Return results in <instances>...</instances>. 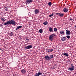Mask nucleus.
<instances>
[{"label":"nucleus","mask_w":76,"mask_h":76,"mask_svg":"<svg viewBox=\"0 0 76 76\" xmlns=\"http://www.w3.org/2000/svg\"><path fill=\"white\" fill-rule=\"evenodd\" d=\"M11 24H12V25H16V22H15V20H11L10 21H8L4 23L3 25H2L1 24H0V27L3 26V25H11Z\"/></svg>","instance_id":"f257e3e1"},{"label":"nucleus","mask_w":76,"mask_h":76,"mask_svg":"<svg viewBox=\"0 0 76 76\" xmlns=\"http://www.w3.org/2000/svg\"><path fill=\"white\" fill-rule=\"evenodd\" d=\"M32 0H27L26 1L25 3L26 4H30L32 3Z\"/></svg>","instance_id":"f03ea898"},{"label":"nucleus","mask_w":76,"mask_h":76,"mask_svg":"<svg viewBox=\"0 0 76 76\" xmlns=\"http://www.w3.org/2000/svg\"><path fill=\"white\" fill-rule=\"evenodd\" d=\"M45 59L46 60H47V61H49V60H50V56H48V55H47L45 57Z\"/></svg>","instance_id":"7ed1b4c3"},{"label":"nucleus","mask_w":76,"mask_h":76,"mask_svg":"<svg viewBox=\"0 0 76 76\" xmlns=\"http://www.w3.org/2000/svg\"><path fill=\"white\" fill-rule=\"evenodd\" d=\"M53 50L52 49H47L46 50V52L47 53H50V52H52V51H53Z\"/></svg>","instance_id":"20e7f679"},{"label":"nucleus","mask_w":76,"mask_h":76,"mask_svg":"<svg viewBox=\"0 0 76 76\" xmlns=\"http://www.w3.org/2000/svg\"><path fill=\"white\" fill-rule=\"evenodd\" d=\"M32 48V45H29L25 47V48L26 49V50H28V49H30V48Z\"/></svg>","instance_id":"39448f33"},{"label":"nucleus","mask_w":76,"mask_h":76,"mask_svg":"<svg viewBox=\"0 0 76 76\" xmlns=\"http://www.w3.org/2000/svg\"><path fill=\"white\" fill-rule=\"evenodd\" d=\"M56 15H59L60 17H63V16H64V14H63V13H56Z\"/></svg>","instance_id":"423d86ee"},{"label":"nucleus","mask_w":76,"mask_h":76,"mask_svg":"<svg viewBox=\"0 0 76 76\" xmlns=\"http://www.w3.org/2000/svg\"><path fill=\"white\" fill-rule=\"evenodd\" d=\"M42 75V73L41 72H38L36 73L35 75H34V76H39Z\"/></svg>","instance_id":"0eeeda50"},{"label":"nucleus","mask_w":76,"mask_h":76,"mask_svg":"<svg viewBox=\"0 0 76 76\" xmlns=\"http://www.w3.org/2000/svg\"><path fill=\"white\" fill-rule=\"evenodd\" d=\"M21 72L23 74H25L26 73V71L25 70V69H22Z\"/></svg>","instance_id":"6e6552de"},{"label":"nucleus","mask_w":76,"mask_h":76,"mask_svg":"<svg viewBox=\"0 0 76 76\" xmlns=\"http://www.w3.org/2000/svg\"><path fill=\"white\" fill-rule=\"evenodd\" d=\"M56 34H53L50 36L49 38H53V37H56Z\"/></svg>","instance_id":"1a4fd4ad"},{"label":"nucleus","mask_w":76,"mask_h":76,"mask_svg":"<svg viewBox=\"0 0 76 76\" xmlns=\"http://www.w3.org/2000/svg\"><path fill=\"white\" fill-rule=\"evenodd\" d=\"M69 10V9L68 8H64L63 9V11L64 12H65L66 13L68 12V10Z\"/></svg>","instance_id":"9d476101"},{"label":"nucleus","mask_w":76,"mask_h":76,"mask_svg":"<svg viewBox=\"0 0 76 76\" xmlns=\"http://www.w3.org/2000/svg\"><path fill=\"white\" fill-rule=\"evenodd\" d=\"M74 69H75V67H70L68 68L69 70L70 71H72V70H73Z\"/></svg>","instance_id":"9b49d317"},{"label":"nucleus","mask_w":76,"mask_h":76,"mask_svg":"<svg viewBox=\"0 0 76 76\" xmlns=\"http://www.w3.org/2000/svg\"><path fill=\"white\" fill-rule=\"evenodd\" d=\"M34 13L35 14H37L39 13V10L36 9L34 10Z\"/></svg>","instance_id":"f8f14e48"},{"label":"nucleus","mask_w":76,"mask_h":76,"mask_svg":"<svg viewBox=\"0 0 76 76\" xmlns=\"http://www.w3.org/2000/svg\"><path fill=\"white\" fill-rule=\"evenodd\" d=\"M66 34L67 35H69L71 33V32H70V31H68L67 30H66Z\"/></svg>","instance_id":"ddd939ff"},{"label":"nucleus","mask_w":76,"mask_h":76,"mask_svg":"<svg viewBox=\"0 0 76 76\" xmlns=\"http://www.w3.org/2000/svg\"><path fill=\"white\" fill-rule=\"evenodd\" d=\"M22 27V26H18L16 28V31H18V29H20V28H21Z\"/></svg>","instance_id":"4468645a"},{"label":"nucleus","mask_w":76,"mask_h":76,"mask_svg":"<svg viewBox=\"0 0 76 76\" xmlns=\"http://www.w3.org/2000/svg\"><path fill=\"white\" fill-rule=\"evenodd\" d=\"M49 56L50 60H51V59H53V57H54V55H49Z\"/></svg>","instance_id":"2eb2a0df"},{"label":"nucleus","mask_w":76,"mask_h":76,"mask_svg":"<svg viewBox=\"0 0 76 76\" xmlns=\"http://www.w3.org/2000/svg\"><path fill=\"white\" fill-rule=\"evenodd\" d=\"M49 31L50 32H52L53 31V28L51 27H50L49 28Z\"/></svg>","instance_id":"dca6fc26"},{"label":"nucleus","mask_w":76,"mask_h":76,"mask_svg":"<svg viewBox=\"0 0 76 76\" xmlns=\"http://www.w3.org/2000/svg\"><path fill=\"white\" fill-rule=\"evenodd\" d=\"M64 56H66V57H68L69 56V54H68V53H64L63 54Z\"/></svg>","instance_id":"f3484780"},{"label":"nucleus","mask_w":76,"mask_h":76,"mask_svg":"<svg viewBox=\"0 0 76 76\" xmlns=\"http://www.w3.org/2000/svg\"><path fill=\"white\" fill-rule=\"evenodd\" d=\"M43 24L45 26V25H47V24H48V22H47V21H45L44 22Z\"/></svg>","instance_id":"a211bd4d"},{"label":"nucleus","mask_w":76,"mask_h":76,"mask_svg":"<svg viewBox=\"0 0 76 76\" xmlns=\"http://www.w3.org/2000/svg\"><path fill=\"white\" fill-rule=\"evenodd\" d=\"M60 34H61V35H64V31H60Z\"/></svg>","instance_id":"6ab92c4d"},{"label":"nucleus","mask_w":76,"mask_h":76,"mask_svg":"<svg viewBox=\"0 0 76 76\" xmlns=\"http://www.w3.org/2000/svg\"><path fill=\"white\" fill-rule=\"evenodd\" d=\"M39 32L41 33H42L43 32V30H42V29L41 28L39 29Z\"/></svg>","instance_id":"aec40b11"},{"label":"nucleus","mask_w":76,"mask_h":76,"mask_svg":"<svg viewBox=\"0 0 76 76\" xmlns=\"http://www.w3.org/2000/svg\"><path fill=\"white\" fill-rule=\"evenodd\" d=\"M51 4H52L51 3V2H49L48 3V5L49 6H51Z\"/></svg>","instance_id":"412c9836"},{"label":"nucleus","mask_w":76,"mask_h":76,"mask_svg":"<svg viewBox=\"0 0 76 76\" xmlns=\"http://www.w3.org/2000/svg\"><path fill=\"white\" fill-rule=\"evenodd\" d=\"M57 31V28H54V32H56Z\"/></svg>","instance_id":"4be33fe9"},{"label":"nucleus","mask_w":76,"mask_h":76,"mask_svg":"<svg viewBox=\"0 0 76 76\" xmlns=\"http://www.w3.org/2000/svg\"><path fill=\"white\" fill-rule=\"evenodd\" d=\"M67 39L66 38H61V40H62V41H65V40H66Z\"/></svg>","instance_id":"5701e85b"},{"label":"nucleus","mask_w":76,"mask_h":76,"mask_svg":"<svg viewBox=\"0 0 76 76\" xmlns=\"http://www.w3.org/2000/svg\"><path fill=\"white\" fill-rule=\"evenodd\" d=\"M53 15H54V14H53V13L51 15H50L49 16L50 18H51L52 16H53Z\"/></svg>","instance_id":"b1692460"},{"label":"nucleus","mask_w":76,"mask_h":76,"mask_svg":"<svg viewBox=\"0 0 76 76\" xmlns=\"http://www.w3.org/2000/svg\"><path fill=\"white\" fill-rule=\"evenodd\" d=\"M13 35V33L12 32H11L10 33V36H12V35Z\"/></svg>","instance_id":"393cba45"},{"label":"nucleus","mask_w":76,"mask_h":76,"mask_svg":"<svg viewBox=\"0 0 76 76\" xmlns=\"http://www.w3.org/2000/svg\"><path fill=\"white\" fill-rule=\"evenodd\" d=\"M1 19L2 21H5V20H4V18H1Z\"/></svg>","instance_id":"a878e982"},{"label":"nucleus","mask_w":76,"mask_h":76,"mask_svg":"<svg viewBox=\"0 0 76 76\" xmlns=\"http://www.w3.org/2000/svg\"><path fill=\"white\" fill-rule=\"evenodd\" d=\"M70 36H66V37H67V38H70Z\"/></svg>","instance_id":"bb28decb"},{"label":"nucleus","mask_w":76,"mask_h":76,"mask_svg":"<svg viewBox=\"0 0 76 76\" xmlns=\"http://www.w3.org/2000/svg\"><path fill=\"white\" fill-rule=\"evenodd\" d=\"M71 67H75L73 64H71Z\"/></svg>","instance_id":"cd10ccee"},{"label":"nucleus","mask_w":76,"mask_h":76,"mask_svg":"<svg viewBox=\"0 0 76 76\" xmlns=\"http://www.w3.org/2000/svg\"><path fill=\"white\" fill-rule=\"evenodd\" d=\"M49 40H50V41H53V38H49Z\"/></svg>","instance_id":"c85d7f7f"},{"label":"nucleus","mask_w":76,"mask_h":76,"mask_svg":"<svg viewBox=\"0 0 76 76\" xmlns=\"http://www.w3.org/2000/svg\"><path fill=\"white\" fill-rule=\"evenodd\" d=\"M67 62L68 63H71V61H70V60H69L67 61Z\"/></svg>","instance_id":"c756f323"},{"label":"nucleus","mask_w":76,"mask_h":76,"mask_svg":"<svg viewBox=\"0 0 76 76\" xmlns=\"http://www.w3.org/2000/svg\"><path fill=\"white\" fill-rule=\"evenodd\" d=\"M25 39H26V41L28 40V41H29V39H28V38H26Z\"/></svg>","instance_id":"7c9ffc66"},{"label":"nucleus","mask_w":76,"mask_h":76,"mask_svg":"<svg viewBox=\"0 0 76 76\" xmlns=\"http://www.w3.org/2000/svg\"><path fill=\"white\" fill-rule=\"evenodd\" d=\"M8 9H5V10H6V11H8Z\"/></svg>","instance_id":"2f4dec72"},{"label":"nucleus","mask_w":76,"mask_h":76,"mask_svg":"<svg viewBox=\"0 0 76 76\" xmlns=\"http://www.w3.org/2000/svg\"><path fill=\"white\" fill-rule=\"evenodd\" d=\"M69 20H73V19H72V18H71V19L70 18L69 19Z\"/></svg>","instance_id":"473e14b6"},{"label":"nucleus","mask_w":76,"mask_h":76,"mask_svg":"<svg viewBox=\"0 0 76 76\" xmlns=\"http://www.w3.org/2000/svg\"><path fill=\"white\" fill-rule=\"evenodd\" d=\"M61 38H66V37H61Z\"/></svg>","instance_id":"72a5a7b5"},{"label":"nucleus","mask_w":76,"mask_h":76,"mask_svg":"<svg viewBox=\"0 0 76 76\" xmlns=\"http://www.w3.org/2000/svg\"><path fill=\"white\" fill-rule=\"evenodd\" d=\"M1 50V48L0 47V50Z\"/></svg>","instance_id":"f704fd0d"},{"label":"nucleus","mask_w":76,"mask_h":76,"mask_svg":"<svg viewBox=\"0 0 76 76\" xmlns=\"http://www.w3.org/2000/svg\"><path fill=\"white\" fill-rule=\"evenodd\" d=\"M5 9H7V7H5Z\"/></svg>","instance_id":"c9c22d12"},{"label":"nucleus","mask_w":76,"mask_h":76,"mask_svg":"<svg viewBox=\"0 0 76 76\" xmlns=\"http://www.w3.org/2000/svg\"><path fill=\"white\" fill-rule=\"evenodd\" d=\"M75 74H76V72H75Z\"/></svg>","instance_id":"e433bc0d"},{"label":"nucleus","mask_w":76,"mask_h":76,"mask_svg":"<svg viewBox=\"0 0 76 76\" xmlns=\"http://www.w3.org/2000/svg\"><path fill=\"white\" fill-rule=\"evenodd\" d=\"M26 38H28V37Z\"/></svg>","instance_id":"4c0bfd02"},{"label":"nucleus","mask_w":76,"mask_h":76,"mask_svg":"<svg viewBox=\"0 0 76 76\" xmlns=\"http://www.w3.org/2000/svg\"><path fill=\"white\" fill-rule=\"evenodd\" d=\"M53 69H54V68H53Z\"/></svg>","instance_id":"58836bf2"},{"label":"nucleus","mask_w":76,"mask_h":76,"mask_svg":"<svg viewBox=\"0 0 76 76\" xmlns=\"http://www.w3.org/2000/svg\"><path fill=\"white\" fill-rule=\"evenodd\" d=\"M21 39H22V38Z\"/></svg>","instance_id":"ea45409f"}]
</instances>
